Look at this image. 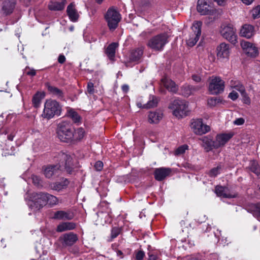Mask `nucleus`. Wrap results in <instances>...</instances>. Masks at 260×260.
I'll list each match as a JSON object with an SVG mask.
<instances>
[{"label": "nucleus", "mask_w": 260, "mask_h": 260, "mask_svg": "<svg viewBox=\"0 0 260 260\" xmlns=\"http://www.w3.org/2000/svg\"><path fill=\"white\" fill-rule=\"evenodd\" d=\"M58 164L49 165L43 168V174L46 178H50L53 176L58 175L59 171L63 169L69 172L71 171L72 158L70 155L60 152L58 154Z\"/></svg>", "instance_id": "nucleus-1"}, {"label": "nucleus", "mask_w": 260, "mask_h": 260, "mask_svg": "<svg viewBox=\"0 0 260 260\" xmlns=\"http://www.w3.org/2000/svg\"><path fill=\"white\" fill-rule=\"evenodd\" d=\"M61 112V106L55 100H47L44 104V108L42 116L45 119H50L55 115L59 116Z\"/></svg>", "instance_id": "nucleus-2"}, {"label": "nucleus", "mask_w": 260, "mask_h": 260, "mask_svg": "<svg viewBox=\"0 0 260 260\" xmlns=\"http://www.w3.org/2000/svg\"><path fill=\"white\" fill-rule=\"evenodd\" d=\"M44 192H33L28 195L27 205L34 211H38L46 205V198Z\"/></svg>", "instance_id": "nucleus-3"}, {"label": "nucleus", "mask_w": 260, "mask_h": 260, "mask_svg": "<svg viewBox=\"0 0 260 260\" xmlns=\"http://www.w3.org/2000/svg\"><path fill=\"white\" fill-rule=\"evenodd\" d=\"M57 134L60 141L68 142L73 140L74 128L66 122H61L58 125Z\"/></svg>", "instance_id": "nucleus-4"}, {"label": "nucleus", "mask_w": 260, "mask_h": 260, "mask_svg": "<svg viewBox=\"0 0 260 260\" xmlns=\"http://www.w3.org/2000/svg\"><path fill=\"white\" fill-rule=\"evenodd\" d=\"M170 108L173 110V114L178 119L186 116L188 113V104L184 100H175Z\"/></svg>", "instance_id": "nucleus-5"}, {"label": "nucleus", "mask_w": 260, "mask_h": 260, "mask_svg": "<svg viewBox=\"0 0 260 260\" xmlns=\"http://www.w3.org/2000/svg\"><path fill=\"white\" fill-rule=\"evenodd\" d=\"M219 31L221 36L232 44H235L238 42L236 29L232 24L229 23L222 24Z\"/></svg>", "instance_id": "nucleus-6"}, {"label": "nucleus", "mask_w": 260, "mask_h": 260, "mask_svg": "<svg viewBox=\"0 0 260 260\" xmlns=\"http://www.w3.org/2000/svg\"><path fill=\"white\" fill-rule=\"evenodd\" d=\"M109 29L111 30L115 29L121 20L119 13L113 7L110 8L105 15Z\"/></svg>", "instance_id": "nucleus-7"}, {"label": "nucleus", "mask_w": 260, "mask_h": 260, "mask_svg": "<svg viewBox=\"0 0 260 260\" xmlns=\"http://www.w3.org/2000/svg\"><path fill=\"white\" fill-rule=\"evenodd\" d=\"M168 37L166 34H161L152 38L148 43V46L155 51H161L168 42Z\"/></svg>", "instance_id": "nucleus-8"}, {"label": "nucleus", "mask_w": 260, "mask_h": 260, "mask_svg": "<svg viewBox=\"0 0 260 260\" xmlns=\"http://www.w3.org/2000/svg\"><path fill=\"white\" fill-rule=\"evenodd\" d=\"M201 21L194 22L191 27L192 32L190 33L189 38L187 40V44L190 47L193 46L199 41L201 34Z\"/></svg>", "instance_id": "nucleus-9"}, {"label": "nucleus", "mask_w": 260, "mask_h": 260, "mask_svg": "<svg viewBox=\"0 0 260 260\" xmlns=\"http://www.w3.org/2000/svg\"><path fill=\"white\" fill-rule=\"evenodd\" d=\"M190 127L193 132L198 135L205 134L210 131L209 125L204 124L202 119H192Z\"/></svg>", "instance_id": "nucleus-10"}, {"label": "nucleus", "mask_w": 260, "mask_h": 260, "mask_svg": "<svg viewBox=\"0 0 260 260\" xmlns=\"http://www.w3.org/2000/svg\"><path fill=\"white\" fill-rule=\"evenodd\" d=\"M224 82L219 77H213L209 84V90L211 94H217L223 91Z\"/></svg>", "instance_id": "nucleus-11"}, {"label": "nucleus", "mask_w": 260, "mask_h": 260, "mask_svg": "<svg viewBox=\"0 0 260 260\" xmlns=\"http://www.w3.org/2000/svg\"><path fill=\"white\" fill-rule=\"evenodd\" d=\"M78 239L77 235L72 232L64 234L59 238V240L63 247L72 246L77 242Z\"/></svg>", "instance_id": "nucleus-12"}, {"label": "nucleus", "mask_w": 260, "mask_h": 260, "mask_svg": "<svg viewBox=\"0 0 260 260\" xmlns=\"http://www.w3.org/2000/svg\"><path fill=\"white\" fill-rule=\"evenodd\" d=\"M241 46L244 53L249 56L254 57L258 55L257 48L250 42L242 41Z\"/></svg>", "instance_id": "nucleus-13"}, {"label": "nucleus", "mask_w": 260, "mask_h": 260, "mask_svg": "<svg viewBox=\"0 0 260 260\" xmlns=\"http://www.w3.org/2000/svg\"><path fill=\"white\" fill-rule=\"evenodd\" d=\"M233 135L232 133L217 135L215 140L212 142V146L215 148H218L224 145L233 137Z\"/></svg>", "instance_id": "nucleus-14"}, {"label": "nucleus", "mask_w": 260, "mask_h": 260, "mask_svg": "<svg viewBox=\"0 0 260 260\" xmlns=\"http://www.w3.org/2000/svg\"><path fill=\"white\" fill-rule=\"evenodd\" d=\"M197 10L201 15L209 14L213 10L210 0H198Z\"/></svg>", "instance_id": "nucleus-15"}, {"label": "nucleus", "mask_w": 260, "mask_h": 260, "mask_svg": "<svg viewBox=\"0 0 260 260\" xmlns=\"http://www.w3.org/2000/svg\"><path fill=\"white\" fill-rule=\"evenodd\" d=\"M217 56L218 58L228 59L230 54V48L229 44L225 43H221L217 46Z\"/></svg>", "instance_id": "nucleus-16"}, {"label": "nucleus", "mask_w": 260, "mask_h": 260, "mask_svg": "<svg viewBox=\"0 0 260 260\" xmlns=\"http://www.w3.org/2000/svg\"><path fill=\"white\" fill-rule=\"evenodd\" d=\"M255 32L254 26L249 24H245L242 26L239 34L241 37L250 39L254 35Z\"/></svg>", "instance_id": "nucleus-17"}, {"label": "nucleus", "mask_w": 260, "mask_h": 260, "mask_svg": "<svg viewBox=\"0 0 260 260\" xmlns=\"http://www.w3.org/2000/svg\"><path fill=\"white\" fill-rule=\"evenodd\" d=\"M171 172V170L168 168H159L155 170L154 175L155 179L157 181H162L168 176Z\"/></svg>", "instance_id": "nucleus-18"}, {"label": "nucleus", "mask_w": 260, "mask_h": 260, "mask_svg": "<svg viewBox=\"0 0 260 260\" xmlns=\"http://www.w3.org/2000/svg\"><path fill=\"white\" fill-rule=\"evenodd\" d=\"M74 217V213L70 211L60 210L54 213L53 218L57 220H72Z\"/></svg>", "instance_id": "nucleus-19"}, {"label": "nucleus", "mask_w": 260, "mask_h": 260, "mask_svg": "<svg viewBox=\"0 0 260 260\" xmlns=\"http://www.w3.org/2000/svg\"><path fill=\"white\" fill-rule=\"evenodd\" d=\"M215 193L218 196L224 198H234L237 197L235 193H231L227 187L217 186L215 188Z\"/></svg>", "instance_id": "nucleus-20"}, {"label": "nucleus", "mask_w": 260, "mask_h": 260, "mask_svg": "<svg viewBox=\"0 0 260 260\" xmlns=\"http://www.w3.org/2000/svg\"><path fill=\"white\" fill-rule=\"evenodd\" d=\"M67 13L70 20L73 22H77L78 20L79 15L75 8V5L71 3L67 7Z\"/></svg>", "instance_id": "nucleus-21"}, {"label": "nucleus", "mask_w": 260, "mask_h": 260, "mask_svg": "<svg viewBox=\"0 0 260 260\" xmlns=\"http://www.w3.org/2000/svg\"><path fill=\"white\" fill-rule=\"evenodd\" d=\"M162 113L160 111H150L148 115V122L151 124L158 123L162 118Z\"/></svg>", "instance_id": "nucleus-22"}, {"label": "nucleus", "mask_w": 260, "mask_h": 260, "mask_svg": "<svg viewBox=\"0 0 260 260\" xmlns=\"http://www.w3.org/2000/svg\"><path fill=\"white\" fill-rule=\"evenodd\" d=\"M16 4V0H6L4 2L2 12L5 15L12 13Z\"/></svg>", "instance_id": "nucleus-23"}, {"label": "nucleus", "mask_w": 260, "mask_h": 260, "mask_svg": "<svg viewBox=\"0 0 260 260\" xmlns=\"http://www.w3.org/2000/svg\"><path fill=\"white\" fill-rule=\"evenodd\" d=\"M162 84L170 92H176L178 87L175 83L172 80L165 77L161 79Z\"/></svg>", "instance_id": "nucleus-24"}, {"label": "nucleus", "mask_w": 260, "mask_h": 260, "mask_svg": "<svg viewBox=\"0 0 260 260\" xmlns=\"http://www.w3.org/2000/svg\"><path fill=\"white\" fill-rule=\"evenodd\" d=\"M76 227V224L73 222H63L57 225L56 231L61 233L66 231L74 230Z\"/></svg>", "instance_id": "nucleus-25"}, {"label": "nucleus", "mask_w": 260, "mask_h": 260, "mask_svg": "<svg viewBox=\"0 0 260 260\" xmlns=\"http://www.w3.org/2000/svg\"><path fill=\"white\" fill-rule=\"evenodd\" d=\"M98 220L101 224L110 223L112 221V217L108 212L99 211L97 213Z\"/></svg>", "instance_id": "nucleus-26"}, {"label": "nucleus", "mask_w": 260, "mask_h": 260, "mask_svg": "<svg viewBox=\"0 0 260 260\" xmlns=\"http://www.w3.org/2000/svg\"><path fill=\"white\" fill-rule=\"evenodd\" d=\"M45 95V93L41 91H38L34 94L32 99V104L35 108H38L40 107L41 101L44 98Z\"/></svg>", "instance_id": "nucleus-27"}, {"label": "nucleus", "mask_w": 260, "mask_h": 260, "mask_svg": "<svg viewBox=\"0 0 260 260\" xmlns=\"http://www.w3.org/2000/svg\"><path fill=\"white\" fill-rule=\"evenodd\" d=\"M16 131L13 127H2L0 126V135L4 134L7 135V139L9 141H12L15 135Z\"/></svg>", "instance_id": "nucleus-28"}, {"label": "nucleus", "mask_w": 260, "mask_h": 260, "mask_svg": "<svg viewBox=\"0 0 260 260\" xmlns=\"http://www.w3.org/2000/svg\"><path fill=\"white\" fill-rule=\"evenodd\" d=\"M69 184V181L67 179L62 178L59 181L56 182L51 184L52 189L59 191L66 187Z\"/></svg>", "instance_id": "nucleus-29"}, {"label": "nucleus", "mask_w": 260, "mask_h": 260, "mask_svg": "<svg viewBox=\"0 0 260 260\" xmlns=\"http://www.w3.org/2000/svg\"><path fill=\"white\" fill-rule=\"evenodd\" d=\"M247 210L258 220L260 219V203L250 204L247 207Z\"/></svg>", "instance_id": "nucleus-30"}, {"label": "nucleus", "mask_w": 260, "mask_h": 260, "mask_svg": "<svg viewBox=\"0 0 260 260\" xmlns=\"http://www.w3.org/2000/svg\"><path fill=\"white\" fill-rule=\"evenodd\" d=\"M198 89L199 88L197 87L185 85L181 87V93L184 96L188 97Z\"/></svg>", "instance_id": "nucleus-31"}, {"label": "nucleus", "mask_w": 260, "mask_h": 260, "mask_svg": "<svg viewBox=\"0 0 260 260\" xmlns=\"http://www.w3.org/2000/svg\"><path fill=\"white\" fill-rule=\"evenodd\" d=\"M65 0L61 2H51L48 5V8L51 11H61L65 7Z\"/></svg>", "instance_id": "nucleus-32"}, {"label": "nucleus", "mask_w": 260, "mask_h": 260, "mask_svg": "<svg viewBox=\"0 0 260 260\" xmlns=\"http://www.w3.org/2000/svg\"><path fill=\"white\" fill-rule=\"evenodd\" d=\"M118 46V43H112L108 46L106 53L110 60H113L114 59L115 55V51Z\"/></svg>", "instance_id": "nucleus-33"}, {"label": "nucleus", "mask_w": 260, "mask_h": 260, "mask_svg": "<svg viewBox=\"0 0 260 260\" xmlns=\"http://www.w3.org/2000/svg\"><path fill=\"white\" fill-rule=\"evenodd\" d=\"M46 86L50 94L58 98H63V93L62 90L55 86L50 85L49 83H47Z\"/></svg>", "instance_id": "nucleus-34"}, {"label": "nucleus", "mask_w": 260, "mask_h": 260, "mask_svg": "<svg viewBox=\"0 0 260 260\" xmlns=\"http://www.w3.org/2000/svg\"><path fill=\"white\" fill-rule=\"evenodd\" d=\"M230 86L232 88L235 89L240 93L243 92L245 90L244 86L238 80H231L230 82Z\"/></svg>", "instance_id": "nucleus-35"}, {"label": "nucleus", "mask_w": 260, "mask_h": 260, "mask_svg": "<svg viewBox=\"0 0 260 260\" xmlns=\"http://www.w3.org/2000/svg\"><path fill=\"white\" fill-rule=\"evenodd\" d=\"M143 53V48H138L132 52L130 59L133 61H138L141 58Z\"/></svg>", "instance_id": "nucleus-36"}, {"label": "nucleus", "mask_w": 260, "mask_h": 260, "mask_svg": "<svg viewBox=\"0 0 260 260\" xmlns=\"http://www.w3.org/2000/svg\"><path fill=\"white\" fill-rule=\"evenodd\" d=\"M67 114L69 117L72 118L74 122L78 123L80 122L81 119L80 116L73 109L68 108L67 110Z\"/></svg>", "instance_id": "nucleus-37"}, {"label": "nucleus", "mask_w": 260, "mask_h": 260, "mask_svg": "<svg viewBox=\"0 0 260 260\" xmlns=\"http://www.w3.org/2000/svg\"><path fill=\"white\" fill-rule=\"evenodd\" d=\"M158 100L156 97L152 95L150 96L149 100L147 103L143 105V108L149 109L157 106Z\"/></svg>", "instance_id": "nucleus-38"}, {"label": "nucleus", "mask_w": 260, "mask_h": 260, "mask_svg": "<svg viewBox=\"0 0 260 260\" xmlns=\"http://www.w3.org/2000/svg\"><path fill=\"white\" fill-rule=\"evenodd\" d=\"M249 168L250 170L260 178V167L258 165L257 162L255 161H251Z\"/></svg>", "instance_id": "nucleus-39"}, {"label": "nucleus", "mask_w": 260, "mask_h": 260, "mask_svg": "<svg viewBox=\"0 0 260 260\" xmlns=\"http://www.w3.org/2000/svg\"><path fill=\"white\" fill-rule=\"evenodd\" d=\"M45 195L47 197L45 199L46 204L48 203L51 206H54L57 204L58 200L56 197L47 193H45Z\"/></svg>", "instance_id": "nucleus-40"}, {"label": "nucleus", "mask_w": 260, "mask_h": 260, "mask_svg": "<svg viewBox=\"0 0 260 260\" xmlns=\"http://www.w3.org/2000/svg\"><path fill=\"white\" fill-rule=\"evenodd\" d=\"M84 131L83 128L80 127L76 130L74 129L73 140H80L84 137Z\"/></svg>", "instance_id": "nucleus-41"}, {"label": "nucleus", "mask_w": 260, "mask_h": 260, "mask_svg": "<svg viewBox=\"0 0 260 260\" xmlns=\"http://www.w3.org/2000/svg\"><path fill=\"white\" fill-rule=\"evenodd\" d=\"M208 105L211 107H215L217 104L221 103V100L218 97H212L208 99Z\"/></svg>", "instance_id": "nucleus-42"}, {"label": "nucleus", "mask_w": 260, "mask_h": 260, "mask_svg": "<svg viewBox=\"0 0 260 260\" xmlns=\"http://www.w3.org/2000/svg\"><path fill=\"white\" fill-rule=\"evenodd\" d=\"M121 233V229L119 227H113L111 230V241L116 238Z\"/></svg>", "instance_id": "nucleus-43"}, {"label": "nucleus", "mask_w": 260, "mask_h": 260, "mask_svg": "<svg viewBox=\"0 0 260 260\" xmlns=\"http://www.w3.org/2000/svg\"><path fill=\"white\" fill-rule=\"evenodd\" d=\"M188 146L187 145H183L179 147L175 151V155H180L183 154L186 150L188 149Z\"/></svg>", "instance_id": "nucleus-44"}, {"label": "nucleus", "mask_w": 260, "mask_h": 260, "mask_svg": "<svg viewBox=\"0 0 260 260\" xmlns=\"http://www.w3.org/2000/svg\"><path fill=\"white\" fill-rule=\"evenodd\" d=\"M221 167L220 165L213 168L209 173V175L211 177H216L218 174L220 173Z\"/></svg>", "instance_id": "nucleus-45"}, {"label": "nucleus", "mask_w": 260, "mask_h": 260, "mask_svg": "<svg viewBox=\"0 0 260 260\" xmlns=\"http://www.w3.org/2000/svg\"><path fill=\"white\" fill-rule=\"evenodd\" d=\"M252 17L254 19L260 17V6H258L252 11Z\"/></svg>", "instance_id": "nucleus-46"}, {"label": "nucleus", "mask_w": 260, "mask_h": 260, "mask_svg": "<svg viewBox=\"0 0 260 260\" xmlns=\"http://www.w3.org/2000/svg\"><path fill=\"white\" fill-rule=\"evenodd\" d=\"M241 95L243 98V102L244 104L249 105L251 103V100L247 94L245 92V90L243 92H241Z\"/></svg>", "instance_id": "nucleus-47"}, {"label": "nucleus", "mask_w": 260, "mask_h": 260, "mask_svg": "<svg viewBox=\"0 0 260 260\" xmlns=\"http://www.w3.org/2000/svg\"><path fill=\"white\" fill-rule=\"evenodd\" d=\"M31 179L32 183L36 186H39L41 184V180L39 177L36 175H32Z\"/></svg>", "instance_id": "nucleus-48"}, {"label": "nucleus", "mask_w": 260, "mask_h": 260, "mask_svg": "<svg viewBox=\"0 0 260 260\" xmlns=\"http://www.w3.org/2000/svg\"><path fill=\"white\" fill-rule=\"evenodd\" d=\"M238 96V93L235 90H233L232 92H231L228 95V97L233 101H235L237 100Z\"/></svg>", "instance_id": "nucleus-49"}, {"label": "nucleus", "mask_w": 260, "mask_h": 260, "mask_svg": "<svg viewBox=\"0 0 260 260\" xmlns=\"http://www.w3.org/2000/svg\"><path fill=\"white\" fill-rule=\"evenodd\" d=\"M145 256V252L143 251L140 250L138 251L136 254V260H142L143 259Z\"/></svg>", "instance_id": "nucleus-50"}, {"label": "nucleus", "mask_w": 260, "mask_h": 260, "mask_svg": "<svg viewBox=\"0 0 260 260\" xmlns=\"http://www.w3.org/2000/svg\"><path fill=\"white\" fill-rule=\"evenodd\" d=\"M94 91L93 84L91 82H89L87 84V92L90 94H93Z\"/></svg>", "instance_id": "nucleus-51"}, {"label": "nucleus", "mask_w": 260, "mask_h": 260, "mask_svg": "<svg viewBox=\"0 0 260 260\" xmlns=\"http://www.w3.org/2000/svg\"><path fill=\"white\" fill-rule=\"evenodd\" d=\"M9 146H8V148H6V150L7 152L5 153V155L6 156L7 155H14L15 148L13 146H11L10 149H9Z\"/></svg>", "instance_id": "nucleus-52"}, {"label": "nucleus", "mask_w": 260, "mask_h": 260, "mask_svg": "<svg viewBox=\"0 0 260 260\" xmlns=\"http://www.w3.org/2000/svg\"><path fill=\"white\" fill-rule=\"evenodd\" d=\"M103 164L101 161H98L94 165V168L97 171H101L103 169Z\"/></svg>", "instance_id": "nucleus-53"}, {"label": "nucleus", "mask_w": 260, "mask_h": 260, "mask_svg": "<svg viewBox=\"0 0 260 260\" xmlns=\"http://www.w3.org/2000/svg\"><path fill=\"white\" fill-rule=\"evenodd\" d=\"M245 120L243 118H239L234 121L233 123L235 125H241L244 124Z\"/></svg>", "instance_id": "nucleus-54"}, {"label": "nucleus", "mask_w": 260, "mask_h": 260, "mask_svg": "<svg viewBox=\"0 0 260 260\" xmlns=\"http://www.w3.org/2000/svg\"><path fill=\"white\" fill-rule=\"evenodd\" d=\"M28 69H29V70L26 72V74L27 75L31 76H34L36 75V71L35 70H34L33 69H29V68H28Z\"/></svg>", "instance_id": "nucleus-55"}, {"label": "nucleus", "mask_w": 260, "mask_h": 260, "mask_svg": "<svg viewBox=\"0 0 260 260\" xmlns=\"http://www.w3.org/2000/svg\"><path fill=\"white\" fill-rule=\"evenodd\" d=\"M148 254L149 256V260H156L157 256L155 254L149 252Z\"/></svg>", "instance_id": "nucleus-56"}, {"label": "nucleus", "mask_w": 260, "mask_h": 260, "mask_svg": "<svg viewBox=\"0 0 260 260\" xmlns=\"http://www.w3.org/2000/svg\"><path fill=\"white\" fill-rule=\"evenodd\" d=\"M65 61H66L65 56L63 55L60 54L58 57V61L60 63H63L65 62Z\"/></svg>", "instance_id": "nucleus-57"}, {"label": "nucleus", "mask_w": 260, "mask_h": 260, "mask_svg": "<svg viewBox=\"0 0 260 260\" xmlns=\"http://www.w3.org/2000/svg\"><path fill=\"white\" fill-rule=\"evenodd\" d=\"M192 79L196 82H199L201 80L200 76L197 75H193L192 76Z\"/></svg>", "instance_id": "nucleus-58"}, {"label": "nucleus", "mask_w": 260, "mask_h": 260, "mask_svg": "<svg viewBox=\"0 0 260 260\" xmlns=\"http://www.w3.org/2000/svg\"><path fill=\"white\" fill-rule=\"evenodd\" d=\"M202 140L203 142V143H204L205 144H207L208 145H211L210 142V139H208L207 137H204V138H203Z\"/></svg>", "instance_id": "nucleus-59"}, {"label": "nucleus", "mask_w": 260, "mask_h": 260, "mask_svg": "<svg viewBox=\"0 0 260 260\" xmlns=\"http://www.w3.org/2000/svg\"><path fill=\"white\" fill-rule=\"evenodd\" d=\"M129 89V87L127 85H123L122 86V90L124 92H127Z\"/></svg>", "instance_id": "nucleus-60"}, {"label": "nucleus", "mask_w": 260, "mask_h": 260, "mask_svg": "<svg viewBox=\"0 0 260 260\" xmlns=\"http://www.w3.org/2000/svg\"><path fill=\"white\" fill-rule=\"evenodd\" d=\"M218 5L222 6L224 5L226 0H215Z\"/></svg>", "instance_id": "nucleus-61"}, {"label": "nucleus", "mask_w": 260, "mask_h": 260, "mask_svg": "<svg viewBox=\"0 0 260 260\" xmlns=\"http://www.w3.org/2000/svg\"><path fill=\"white\" fill-rule=\"evenodd\" d=\"M244 4L249 5H250L254 0H241Z\"/></svg>", "instance_id": "nucleus-62"}, {"label": "nucleus", "mask_w": 260, "mask_h": 260, "mask_svg": "<svg viewBox=\"0 0 260 260\" xmlns=\"http://www.w3.org/2000/svg\"><path fill=\"white\" fill-rule=\"evenodd\" d=\"M117 254L118 256H120L121 258L122 257V255H123V253L121 251H118L117 252Z\"/></svg>", "instance_id": "nucleus-63"}, {"label": "nucleus", "mask_w": 260, "mask_h": 260, "mask_svg": "<svg viewBox=\"0 0 260 260\" xmlns=\"http://www.w3.org/2000/svg\"><path fill=\"white\" fill-rule=\"evenodd\" d=\"M188 260H200L197 257H190Z\"/></svg>", "instance_id": "nucleus-64"}]
</instances>
